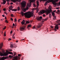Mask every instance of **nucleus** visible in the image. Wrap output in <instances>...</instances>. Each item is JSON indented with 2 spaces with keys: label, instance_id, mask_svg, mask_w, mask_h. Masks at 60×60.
Listing matches in <instances>:
<instances>
[{
  "label": "nucleus",
  "instance_id": "62",
  "mask_svg": "<svg viewBox=\"0 0 60 60\" xmlns=\"http://www.w3.org/2000/svg\"><path fill=\"white\" fill-rule=\"evenodd\" d=\"M43 17H45V15L44 14L43 15Z\"/></svg>",
  "mask_w": 60,
  "mask_h": 60
},
{
  "label": "nucleus",
  "instance_id": "58",
  "mask_svg": "<svg viewBox=\"0 0 60 60\" xmlns=\"http://www.w3.org/2000/svg\"><path fill=\"white\" fill-rule=\"evenodd\" d=\"M56 10H55L54 11H53V12H56Z\"/></svg>",
  "mask_w": 60,
  "mask_h": 60
},
{
  "label": "nucleus",
  "instance_id": "14",
  "mask_svg": "<svg viewBox=\"0 0 60 60\" xmlns=\"http://www.w3.org/2000/svg\"><path fill=\"white\" fill-rule=\"evenodd\" d=\"M31 26V25L30 24L27 27V28L28 30H29V27H30Z\"/></svg>",
  "mask_w": 60,
  "mask_h": 60
},
{
  "label": "nucleus",
  "instance_id": "3",
  "mask_svg": "<svg viewBox=\"0 0 60 60\" xmlns=\"http://www.w3.org/2000/svg\"><path fill=\"white\" fill-rule=\"evenodd\" d=\"M50 0L51 2H52L53 4L55 5V6H56V2H58V0Z\"/></svg>",
  "mask_w": 60,
  "mask_h": 60
},
{
  "label": "nucleus",
  "instance_id": "41",
  "mask_svg": "<svg viewBox=\"0 0 60 60\" xmlns=\"http://www.w3.org/2000/svg\"><path fill=\"white\" fill-rule=\"evenodd\" d=\"M4 35L5 36H6V32H4Z\"/></svg>",
  "mask_w": 60,
  "mask_h": 60
},
{
  "label": "nucleus",
  "instance_id": "19",
  "mask_svg": "<svg viewBox=\"0 0 60 60\" xmlns=\"http://www.w3.org/2000/svg\"><path fill=\"white\" fill-rule=\"evenodd\" d=\"M37 19L38 20H41V19H40V17H37Z\"/></svg>",
  "mask_w": 60,
  "mask_h": 60
},
{
  "label": "nucleus",
  "instance_id": "33",
  "mask_svg": "<svg viewBox=\"0 0 60 60\" xmlns=\"http://www.w3.org/2000/svg\"><path fill=\"white\" fill-rule=\"evenodd\" d=\"M56 19V16H53V19Z\"/></svg>",
  "mask_w": 60,
  "mask_h": 60
},
{
  "label": "nucleus",
  "instance_id": "16",
  "mask_svg": "<svg viewBox=\"0 0 60 60\" xmlns=\"http://www.w3.org/2000/svg\"><path fill=\"white\" fill-rule=\"evenodd\" d=\"M25 13H24V12L22 11H21V15L22 16H24V15H25Z\"/></svg>",
  "mask_w": 60,
  "mask_h": 60
},
{
  "label": "nucleus",
  "instance_id": "53",
  "mask_svg": "<svg viewBox=\"0 0 60 60\" xmlns=\"http://www.w3.org/2000/svg\"><path fill=\"white\" fill-rule=\"evenodd\" d=\"M12 30H11L10 32V34H12Z\"/></svg>",
  "mask_w": 60,
  "mask_h": 60
},
{
  "label": "nucleus",
  "instance_id": "64",
  "mask_svg": "<svg viewBox=\"0 0 60 60\" xmlns=\"http://www.w3.org/2000/svg\"><path fill=\"white\" fill-rule=\"evenodd\" d=\"M13 26H14L15 25V24H14V23H13Z\"/></svg>",
  "mask_w": 60,
  "mask_h": 60
},
{
  "label": "nucleus",
  "instance_id": "12",
  "mask_svg": "<svg viewBox=\"0 0 60 60\" xmlns=\"http://www.w3.org/2000/svg\"><path fill=\"white\" fill-rule=\"evenodd\" d=\"M37 8H38V7L39 5V1L38 0H37Z\"/></svg>",
  "mask_w": 60,
  "mask_h": 60
},
{
  "label": "nucleus",
  "instance_id": "34",
  "mask_svg": "<svg viewBox=\"0 0 60 60\" xmlns=\"http://www.w3.org/2000/svg\"><path fill=\"white\" fill-rule=\"evenodd\" d=\"M11 1L12 2H13V3H15V2H16L15 0H11Z\"/></svg>",
  "mask_w": 60,
  "mask_h": 60
},
{
  "label": "nucleus",
  "instance_id": "2",
  "mask_svg": "<svg viewBox=\"0 0 60 60\" xmlns=\"http://www.w3.org/2000/svg\"><path fill=\"white\" fill-rule=\"evenodd\" d=\"M34 11H32L31 12L30 11L26 12L24 14V16H25L26 18H30L31 17V16H32V17L34 16Z\"/></svg>",
  "mask_w": 60,
  "mask_h": 60
},
{
  "label": "nucleus",
  "instance_id": "27",
  "mask_svg": "<svg viewBox=\"0 0 60 60\" xmlns=\"http://www.w3.org/2000/svg\"><path fill=\"white\" fill-rule=\"evenodd\" d=\"M12 6L11 5L10 6V7L9 8V10H11V9H12Z\"/></svg>",
  "mask_w": 60,
  "mask_h": 60
},
{
  "label": "nucleus",
  "instance_id": "63",
  "mask_svg": "<svg viewBox=\"0 0 60 60\" xmlns=\"http://www.w3.org/2000/svg\"><path fill=\"white\" fill-rule=\"evenodd\" d=\"M60 8L59 7H58L57 8H56V9H59Z\"/></svg>",
  "mask_w": 60,
  "mask_h": 60
},
{
  "label": "nucleus",
  "instance_id": "13",
  "mask_svg": "<svg viewBox=\"0 0 60 60\" xmlns=\"http://www.w3.org/2000/svg\"><path fill=\"white\" fill-rule=\"evenodd\" d=\"M3 46V43H2L1 44H0V49H1L2 48Z\"/></svg>",
  "mask_w": 60,
  "mask_h": 60
},
{
  "label": "nucleus",
  "instance_id": "26",
  "mask_svg": "<svg viewBox=\"0 0 60 60\" xmlns=\"http://www.w3.org/2000/svg\"><path fill=\"white\" fill-rule=\"evenodd\" d=\"M15 2H20L21 1V0H15Z\"/></svg>",
  "mask_w": 60,
  "mask_h": 60
},
{
  "label": "nucleus",
  "instance_id": "32",
  "mask_svg": "<svg viewBox=\"0 0 60 60\" xmlns=\"http://www.w3.org/2000/svg\"><path fill=\"white\" fill-rule=\"evenodd\" d=\"M17 10L18 11H19V10H20V7H18Z\"/></svg>",
  "mask_w": 60,
  "mask_h": 60
},
{
  "label": "nucleus",
  "instance_id": "20",
  "mask_svg": "<svg viewBox=\"0 0 60 60\" xmlns=\"http://www.w3.org/2000/svg\"><path fill=\"white\" fill-rule=\"evenodd\" d=\"M20 31H22V30H24L25 29V28L24 27H21L20 28Z\"/></svg>",
  "mask_w": 60,
  "mask_h": 60
},
{
  "label": "nucleus",
  "instance_id": "46",
  "mask_svg": "<svg viewBox=\"0 0 60 60\" xmlns=\"http://www.w3.org/2000/svg\"><path fill=\"white\" fill-rule=\"evenodd\" d=\"M15 33H14L13 34L12 36H14V35H15Z\"/></svg>",
  "mask_w": 60,
  "mask_h": 60
},
{
  "label": "nucleus",
  "instance_id": "57",
  "mask_svg": "<svg viewBox=\"0 0 60 60\" xmlns=\"http://www.w3.org/2000/svg\"><path fill=\"white\" fill-rule=\"evenodd\" d=\"M18 56H20V55L19 54H18Z\"/></svg>",
  "mask_w": 60,
  "mask_h": 60
},
{
  "label": "nucleus",
  "instance_id": "11",
  "mask_svg": "<svg viewBox=\"0 0 60 60\" xmlns=\"http://www.w3.org/2000/svg\"><path fill=\"white\" fill-rule=\"evenodd\" d=\"M18 56H15L13 58L15 60H18Z\"/></svg>",
  "mask_w": 60,
  "mask_h": 60
},
{
  "label": "nucleus",
  "instance_id": "6",
  "mask_svg": "<svg viewBox=\"0 0 60 60\" xmlns=\"http://www.w3.org/2000/svg\"><path fill=\"white\" fill-rule=\"evenodd\" d=\"M58 26H60V23H59V24H57L55 26V29H54V30L55 31H56V29H57V30H58Z\"/></svg>",
  "mask_w": 60,
  "mask_h": 60
},
{
  "label": "nucleus",
  "instance_id": "17",
  "mask_svg": "<svg viewBox=\"0 0 60 60\" xmlns=\"http://www.w3.org/2000/svg\"><path fill=\"white\" fill-rule=\"evenodd\" d=\"M12 11H17V9H12Z\"/></svg>",
  "mask_w": 60,
  "mask_h": 60
},
{
  "label": "nucleus",
  "instance_id": "35",
  "mask_svg": "<svg viewBox=\"0 0 60 60\" xmlns=\"http://www.w3.org/2000/svg\"><path fill=\"white\" fill-rule=\"evenodd\" d=\"M13 57V56H11V55H10L9 56V57Z\"/></svg>",
  "mask_w": 60,
  "mask_h": 60
},
{
  "label": "nucleus",
  "instance_id": "24",
  "mask_svg": "<svg viewBox=\"0 0 60 60\" xmlns=\"http://www.w3.org/2000/svg\"><path fill=\"white\" fill-rule=\"evenodd\" d=\"M29 1H31V2H34L36 0H29Z\"/></svg>",
  "mask_w": 60,
  "mask_h": 60
},
{
  "label": "nucleus",
  "instance_id": "23",
  "mask_svg": "<svg viewBox=\"0 0 60 60\" xmlns=\"http://www.w3.org/2000/svg\"><path fill=\"white\" fill-rule=\"evenodd\" d=\"M52 14L53 17H54V16H55V13H54L53 12H52Z\"/></svg>",
  "mask_w": 60,
  "mask_h": 60
},
{
  "label": "nucleus",
  "instance_id": "44",
  "mask_svg": "<svg viewBox=\"0 0 60 60\" xmlns=\"http://www.w3.org/2000/svg\"><path fill=\"white\" fill-rule=\"evenodd\" d=\"M36 9V8H33L32 9V10L33 11H34V10H35V9Z\"/></svg>",
  "mask_w": 60,
  "mask_h": 60
},
{
  "label": "nucleus",
  "instance_id": "21",
  "mask_svg": "<svg viewBox=\"0 0 60 60\" xmlns=\"http://www.w3.org/2000/svg\"><path fill=\"white\" fill-rule=\"evenodd\" d=\"M22 11L23 12H26V9L25 8H23L22 9Z\"/></svg>",
  "mask_w": 60,
  "mask_h": 60
},
{
  "label": "nucleus",
  "instance_id": "1",
  "mask_svg": "<svg viewBox=\"0 0 60 60\" xmlns=\"http://www.w3.org/2000/svg\"><path fill=\"white\" fill-rule=\"evenodd\" d=\"M49 7L50 8H49V9H46V10H43L41 11L40 12H39L38 14H43L45 13V12L46 15H48L50 13H52V9L50 8V5L49 6Z\"/></svg>",
  "mask_w": 60,
  "mask_h": 60
},
{
  "label": "nucleus",
  "instance_id": "7",
  "mask_svg": "<svg viewBox=\"0 0 60 60\" xmlns=\"http://www.w3.org/2000/svg\"><path fill=\"white\" fill-rule=\"evenodd\" d=\"M41 1H47L46 3H45V6H46L47 5V4L49 3H50V2H51V0H40Z\"/></svg>",
  "mask_w": 60,
  "mask_h": 60
},
{
  "label": "nucleus",
  "instance_id": "28",
  "mask_svg": "<svg viewBox=\"0 0 60 60\" xmlns=\"http://www.w3.org/2000/svg\"><path fill=\"white\" fill-rule=\"evenodd\" d=\"M47 19H43L42 20V22L43 23L44 22L45 20L46 21V20H47Z\"/></svg>",
  "mask_w": 60,
  "mask_h": 60
},
{
  "label": "nucleus",
  "instance_id": "47",
  "mask_svg": "<svg viewBox=\"0 0 60 60\" xmlns=\"http://www.w3.org/2000/svg\"><path fill=\"white\" fill-rule=\"evenodd\" d=\"M11 40V38H9V39L8 40V41H9Z\"/></svg>",
  "mask_w": 60,
  "mask_h": 60
},
{
  "label": "nucleus",
  "instance_id": "43",
  "mask_svg": "<svg viewBox=\"0 0 60 60\" xmlns=\"http://www.w3.org/2000/svg\"><path fill=\"white\" fill-rule=\"evenodd\" d=\"M36 28V27H35V26H34L33 28V29H34V28Z\"/></svg>",
  "mask_w": 60,
  "mask_h": 60
},
{
  "label": "nucleus",
  "instance_id": "55",
  "mask_svg": "<svg viewBox=\"0 0 60 60\" xmlns=\"http://www.w3.org/2000/svg\"><path fill=\"white\" fill-rule=\"evenodd\" d=\"M49 18H50V17H51V16L50 15V14L49 13Z\"/></svg>",
  "mask_w": 60,
  "mask_h": 60
},
{
  "label": "nucleus",
  "instance_id": "36",
  "mask_svg": "<svg viewBox=\"0 0 60 60\" xmlns=\"http://www.w3.org/2000/svg\"><path fill=\"white\" fill-rule=\"evenodd\" d=\"M33 5V6H34V7H36V5L35 4H34Z\"/></svg>",
  "mask_w": 60,
  "mask_h": 60
},
{
  "label": "nucleus",
  "instance_id": "18",
  "mask_svg": "<svg viewBox=\"0 0 60 60\" xmlns=\"http://www.w3.org/2000/svg\"><path fill=\"white\" fill-rule=\"evenodd\" d=\"M3 1V4H5L6 2V1L5 0H2Z\"/></svg>",
  "mask_w": 60,
  "mask_h": 60
},
{
  "label": "nucleus",
  "instance_id": "38",
  "mask_svg": "<svg viewBox=\"0 0 60 60\" xmlns=\"http://www.w3.org/2000/svg\"><path fill=\"white\" fill-rule=\"evenodd\" d=\"M12 38L13 39H15V37L14 36H12Z\"/></svg>",
  "mask_w": 60,
  "mask_h": 60
},
{
  "label": "nucleus",
  "instance_id": "48",
  "mask_svg": "<svg viewBox=\"0 0 60 60\" xmlns=\"http://www.w3.org/2000/svg\"><path fill=\"white\" fill-rule=\"evenodd\" d=\"M9 2H10V1H7V4L8 5H9Z\"/></svg>",
  "mask_w": 60,
  "mask_h": 60
},
{
  "label": "nucleus",
  "instance_id": "54",
  "mask_svg": "<svg viewBox=\"0 0 60 60\" xmlns=\"http://www.w3.org/2000/svg\"><path fill=\"white\" fill-rule=\"evenodd\" d=\"M3 11H5L6 10V9H5V8H4V9H3Z\"/></svg>",
  "mask_w": 60,
  "mask_h": 60
},
{
  "label": "nucleus",
  "instance_id": "45",
  "mask_svg": "<svg viewBox=\"0 0 60 60\" xmlns=\"http://www.w3.org/2000/svg\"><path fill=\"white\" fill-rule=\"evenodd\" d=\"M42 17L41 16H40L39 17V18H40V19H42Z\"/></svg>",
  "mask_w": 60,
  "mask_h": 60
},
{
  "label": "nucleus",
  "instance_id": "59",
  "mask_svg": "<svg viewBox=\"0 0 60 60\" xmlns=\"http://www.w3.org/2000/svg\"><path fill=\"white\" fill-rule=\"evenodd\" d=\"M11 20L12 21H13V19H12V18H11Z\"/></svg>",
  "mask_w": 60,
  "mask_h": 60
},
{
  "label": "nucleus",
  "instance_id": "42",
  "mask_svg": "<svg viewBox=\"0 0 60 60\" xmlns=\"http://www.w3.org/2000/svg\"><path fill=\"white\" fill-rule=\"evenodd\" d=\"M5 22H6V23H8V21L7 20H5Z\"/></svg>",
  "mask_w": 60,
  "mask_h": 60
},
{
  "label": "nucleus",
  "instance_id": "30",
  "mask_svg": "<svg viewBox=\"0 0 60 60\" xmlns=\"http://www.w3.org/2000/svg\"><path fill=\"white\" fill-rule=\"evenodd\" d=\"M59 22H60V20H58L56 22H57V23Z\"/></svg>",
  "mask_w": 60,
  "mask_h": 60
},
{
  "label": "nucleus",
  "instance_id": "49",
  "mask_svg": "<svg viewBox=\"0 0 60 60\" xmlns=\"http://www.w3.org/2000/svg\"><path fill=\"white\" fill-rule=\"evenodd\" d=\"M4 13L5 14H6L7 15V13L6 12H4Z\"/></svg>",
  "mask_w": 60,
  "mask_h": 60
},
{
  "label": "nucleus",
  "instance_id": "22",
  "mask_svg": "<svg viewBox=\"0 0 60 60\" xmlns=\"http://www.w3.org/2000/svg\"><path fill=\"white\" fill-rule=\"evenodd\" d=\"M8 53V55H9V54H10L11 55H13V53H12V52H7Z\"/></svg>",
  "mask_w": 60,
  "mask_h": 60
},
{
  "label": "nucleus",
  "instance_id": "25",
  "mask_svg": "<svg viewBox=\"0 0 60 60\" xmlns=\"http://www.w3.org/2000/svg\"><path fill=\"white\" fill-rule=\"evenodd\" d=\"M37 10V11H36V13H38V11H39V8H36V9Z\"/></svg>",
  "mask_w": 60,
  "mask_h": 60
},
{
  "label": "nucleus",
  "instance_id": "39",
  "mask_svg": "<svg viewBox=\"0 0 60 60\" xmlns=\"http://www.w3.org/2000/svg\"><path fill=\"white\" fill-rule=\"evenodd\" d=\"M6 26H5L3 28V29L4 30V29H6Z\"/></svg>",
  "mask_w": 60,
  "mask_h": 60
},
{
  "label": "nucleus",
  "instance_id": "52",
  "mask_svg": "<svg viewBox=\"0 0 60 60\" xmlns=\"http://www.w3.org/2000/svg\"><path fill=\"white\" fill-rule=\"evenodd\" d=\"M57 12H60V10H59V9H58L57 11Z\"/></svg>",
  "mask_w": 60,
  "mask_h": 60
},
{
  "label": "nucleus",
  "instance_id": "31",
  "mask_svg": "<svg viewBox=\"0 0 60 60\" xmlns=\"http://www.w3.org/2000/svg\"><path fill=\"white\" fill-rule=\"evenodd\" d=\"M13 44H11V45L10 46V47H11V48H13Z\"/></svg>",
  "mask_w": 60,
  "mask_h": 60
},
{
  "label": "nucleus",
  "instance_id": "4",
  "mask_svg": "<svg viewBox=\"0 0 60 60\" xmlns=\"http://www.w3.org/2000/svg\"><path fill=\"white\" fill-rule=\"evenodd\" d=\"M31 2H30L29 3H29H28L27 4V6L26 8V10H28V9H29V7H31Z\"/></svg>",
  "mask_w": 60,
  "mask_h": 60
},
{
  "label": "nucleus",
  "instance_id": "5",
  "mask_svg": "<svg viewBox=\"0 0 60 60\" xmlns=\"http://www.w3.org/2000/svg\"><path fill=\"white\" fill-rule=\"evenodd\" d=\"M26 4V3L24 1L21 3V6L22 7H23V8L25 7Z\"/></svg>",
  "mask_w": 60,
  "mask_h": 60
},
{
  "label": "nucleus",
  "instance_id": "15",
  "mask_svg": "<svg viewBox=\"0 0 60 60\" xmlns=\"http://www.w3.org/2000/svg\"><path fill=\"white\" fill-rule=\"evenodd\" d=\"M29 23H30V22L28 21H26V23L25 24V25L26 26V25H27V24H29Z\"/></svg>",
  "mask_w": 60,
  "mask_h": 60
},
{
  "label": "nucleus",
  "instance_id": "61",
  "mask_svg": "<svg viewBox=\"0 0 60 60\" xmlns=\"http://www.w3.org/2000/svg\"><path fill=\"white\" fill-rule=\"evenodd\" d=\"M2 17H5V16L4 15H2Z\"/></svg>",
  "mask_w": 60,
  "mask_h": 60
},
{
  "label": "nucleus",
  "instance_id": "60",
  "mask_svg": "<svg viewBox=\"0 0 60 60\" xmlns=\"http://www.w3.org/2000/svg\"><path fill=\"white\" fill-rule=\"evenodd\" d=\"M50 27L52 28H53V27L52 26H51Z\"/></svg>",
  "mask_w": 60,
  "mask_h": 60
},
{
  "label": "nucleus",
  "instance_id": "56",
  "mask_svg": "<svg viewBox=\"0 0 60 60\" xmlns=\"http://www.w3.org/2000/svg\"><path fill=\"white\" fill-rule=\"evenodd\" d=\"M10 4L11 5H12V4H13V3H12V2Z\"/></svg>",
  "mask_w": 60,
  "mask_h": 60
},
{
  "label": "nucleus",
  "instance_id": "9",
  "mask_svg": "<svg viewBox=\"0 0 60 60\" xmlns=\"http://www.w3.org/2000/svg\"><path fill=\"white\" fill-rule=\"evenodd\" d=\"M7 58V56L4 57H2V58H0V60H4L5 59H6V58Z\"/></svg>",
  "mask_w": 60,
  "mask_h": 60
},
{
  "label": "nucleus",
  "instance_id": "10",
  "mask_svg": "<svg viewBox=\"0 0 60 60\" xmlns=\"http://www.w3.org/2000/svg\"><path fill=\"white\" fill-rule=\"evenodd\" d=\"M25 23V20H23L22 22H21V24L22 25H23Z\"/></svg>",
  "mask_w": 60,
  "mask_h": 60
},
{
  "label": "nucleus",
  "instance_id": "29",
  "mask_svg": "<svg viewBox=\"0 0 60 60\" xmlns=\"http://www.w3.org/2000/svg\"><path fill=\"white\" fill-rule=\"evenodd\" d=\"M14 55H13V56H15L17 54L16 53V52H14Z\"/></svg>",
  "mask_w": 60,
  "mask_h": 60
},
{
  "label": "nucleus",
  "instance_id": "40",
  "mask_svg": "<svg viewBox=\"0 0 60 60\" xmlns=\"http://www.w3.org/2000/svg\"><path fill=\"white\" fill-rule=\"evenodd\" d=\"M11 17H14V15H13V14H12L11 15Z\"/></svg>",
  "mask_w": 60,
  "mask_h": 60
},
{
  "label": "nucleus",
  "instance_id": "51",
  "mask_svg": "<svg viewBox=\"0 0 60 60\" xmlns=\"http://www.w3.org/2000/svg\"><path fill=\"white\" fill-rule=\"evenodd\" d=\"M6 52H5V53H9V52H8V50H6Z\"/></svg>",
  "mask_w": 60,
  "mask_h": 60
},
{
  "label": "nucleus",
  "instance_id": "8",
  "mask_svg": "<svg viewBox=\"0 0 60 60\" xmlns=\"http://www.w3.org/2000/svg\"><path fill=\"white\" fill-rule=\"evenodd\" d=\"M42 24H43V23L41 22L39 23L38 25L37 26V28H41L42 26Z\"/></svg>",
  "mask_w": 60,
  "mask_h": 60
},
{
  "label": "nucleus",
  "instance_id": "50",
  "mask_svg": "<svg viewBox=\"0 0 60 60\" xmlns=\"http://www.w3.org/2000/svg\"><path fill=\"white\" fill-rule=\"evenodd\" d=\"M21 19H19L18 20V22H19V21L20 20H21Z\"/></svg>",
  "mask_w": 60,
  "mask_h": 60
},
{
  "label": "nucleus",
  "instance_id": "37",
  "mask_svg": "<svg viewBox=\"0 0 60 60\" xmlns=\"http://www.w3.org/2000/svg\"><path fill=\"white\" fill-rule=\"evenodd\" d=\"M17 21V19H16V18H15L14 19V22H16Z\"/></svg>",
  "mask_w": 60,
  "mask_h": 60
}]
</instances>
